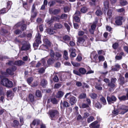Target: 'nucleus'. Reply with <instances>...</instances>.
Returning a JSON list of instances; mask_svg holds the SVG:
<instances>
[{"instance_id":"60","label":"nucleus","mask_w":128,"mask_h":128,"mask_svg":"<svg viewBox=\"0 0 128 128\" xmlns=\"http://www.w3.org/2000/svg\"><path fill=\"white\" fill-rule=\"evenodd\" d=\"M6 9L5 8H4L0 10V14H4L6 12Z\"/></svg>"},{"instance_id":"44","label":"nucleus","mask_w":128,"mask_h":128,"mask_svg":"<svg viewBox=\"0 0 128 128\" xmlns=\"http://www.w3.org/2000/svg\"><path fill=\"white\" fill-rule=\"evenodd\" d=\"M119 99L120 100H125L127 99L126 96H121L118 97Z\"/></svg>"},{"instance_id":"18","label":"nucleus","mask_w":128,"mask_h":128,"mask_svg":"<svg viewBox=\"0 0 128 128\" xmlns=\"http://www.w3.org/2000/svg\"><path fill=\"white\" fill-rule=\"evenodd\" d=\"M55 60L53 58H49L47 61L48 64V65H50L53 64L55 62Z\"/></svg>"},{"instance_id":"39","label":"nucleus","mask_w":128,"mask_h":128,"mask_svg":"<svg viewBox=\"0 0 128 128\" xmlns=\"http://www.w3.org/2000/svg\"><path fill=\"white\" fill-rule=\"evenodd\" d=\"M116 11L120 13H124L125 12V10L124 8L117 9Z\"/></svg>"},{"instance_id":"19","label":"nucleus","mask_w":128,"mask_h":128,"mask_svg":"<svg viewBox=\"0 0 128 128\" xmlns=\"http://www.w3.org/2000/svg\"><path fill=\"white\" fill-rule=\"evenodd\" d=\"M38 12H31L30 20L32 21V18L36 17V16Z\"/></svg>"},{"instance_id":"53","label":"nucleus","mask_w":128,"mask_h":128,"mask_svg":"<svg viewBox=\"0 0 128 128\" xmlns=\"http://www.w3.org/2000/svg\"><path fill=\"white\" fill-rule=\"evenodd\" d=\"M33 80V78L32 77H30L28 78L27 80L28 83L30 85L31 82Z\"/></svg>"},{"instance_id":"12","label":"nucleus","mask_w":128,"mask_h":128,"mask_svg":"<svg viewBox=\"0 0 128 128\" xmlns=\"http://www.w3.org/2000/svg\"><path fill=\"white\" fill-rule=\"evenodd\" d=\"M6 94L8 98L10 99H12L14 96V93L10 90L7 91Z\"/></svg>"},{"instance_id":"64","label":"nucleus","mask_w":128,"mask_h":128,"mask_svg":"<svg viewBox=\"0 0 128 128\" xmlns=\"http://www.w3.org/2000/svg\"><path fill=\"white\" fill-rule=\"evenodd\" d=\"M70 8L68 6H66L64 8V11L65 12H68L70 10Z\"/></svg>"},{"instance_id":"33","label":"nucleus","mask_w":128,"mask_h":128,"mask_svg":"<svg viewBox=\"0 0 128 128\" xmlns=\"http://www.w3.org/2000/svg\"><path fill=\"white\" fill-rule=\"evenodd\" d=\"M49 11L50 13L53 14H58L60 11V10L59 9H55L53 10L52 12H50V10H49Z\"/></svg>"},{"instance_id":"25","label":"nucleus","mask_w":128,"mask_h":128,"mask_svg":"<svg viewBox=\"0 0 128 128\" xmlns=\"http://www.w3.org/2000/svg\"><path fill=\"white\" fill-rule=\"evenodd\" d=\"M40 123V120H33L32 124L30 125L31 126L32 125L35 126V125H38Z\"/></svg>"},{"instance_id":"43","label":"nucleus","mask_w":128,"mask_h":128,"mask_svg":"<svg viewBox=\"0 0 128 128\" xmlns=\"http://www.w3.org/2000/svg\"><path fill=\"white\" fill-rule=\"evenodd\" d=\"M73 18L76 22H78L80 21V19L79 16H74Z\"/></svg>"},{"instance_id":"9","label":"nucleus","mask_w":128,"mask_h":128,"mask_svg":"<svg viewBox=\"0 0 128 128\" xmlns=\"http://www.w3.org/2000/svg\"><path fill=\"white\" fill-rule=\"evenodd\" d=\"M89 126L91 128H98L100 125L98 124V122L96 121L91 124Z\"/></svg>"},{"instance_id":"3","label":"nucleus","mask_w":128,"mask_h":128,"mask_svg":"<svg viewBox=\"0 0 128 128\" xmlns=\"http://www.w3.org/2000/svg\"><path fill=\"white\" fill-rule=\"evenodd\" d=\"M27 24L28 25L29 24H30V22H28V24L26 21H23L22 22H20L18 23L17 24H16L14 26V27H18L20 26L21 25H22V26L21 27V29L23 31L24 30H25L26 29V25L25 24Z\"/></svg>"},{"instance_id":"24","label":"nucleus","mask_w":128,"mask_h":128,"mask_svg":"<svg viewBox=\"0 0 128 128\" xmlns=\"http://www.w3.org/2000/svg\"><path fill=\"white\" fill-rule=\"evenodd\" d=\"M63 38L64 41V42H66V41H68L70 40V37L68 35H65L63 36Z\"/></svg>"},{"instance_id":"46","label":"nucleus","mask_w":128,"mask_h":128,"mask_svg":"<svg viewBox=\"0 0 128 128\" xmlns=\"http://www.w3.org/2000/svg\"><path fill=\"white\" fill-rule=\"evenodd\" d=\"M97 23V21H96L94 22V23L91 26V28L92 29L95 30L96 27V25Z\"/></svg>"},{"instance_id":"54","label":"nucleus","mask_w":128,"mask_h":128,"mask_svg":"<svg viewBox=\"0 0 128 128\" xmlns=\"http://www.w3.org/2000/svg\"><path fill=\"white\" fill-rule=\"evenodd\" d=\"M100 100L102 102L103 104H104L105 105L106 103V99H105V98L103 97H102L100 98Z\"/></svg>"},{"instance_id":"59","label":"nucleus","mask_w":128,"mask_h":128,"mask_svg":"<svg viewBox=\"0 0 128 128\" xmlns=\"http://www.w3.org/2000/svg\"><path fill=\"white\" fill-rule=\"evenodd\" d=\"M86 94H80L79 96V98L80 99L86 97Z\"/></svg>"},{"instance_id":"21","label":"nucleus","mask_w":128,"mask_h":128,"mask_svg":"<svg viewBox=\"0 0 128 128\" xmlns=\"http://www.w3.org/2000/svg\"><path fill=\"white\" fill-rule=\"evenodd\" d=\"M64 93L61 91H59L57 93L56 95V97L59 98L62 97L64 95Z\"/></svg>"},{"instance_id":"1","label":"nucleus","mask_w":128,"mask_h":128,"mask_svg":"<svg viewBox=\"0 0 128 128\" xmlns=\"http://www.w3.org/2000/svg\"><path fill=\"white\" fill-rule=\"evenodd\" d=\"M1 83L3 85L8 88L12 87L13 86L12 82L6 78L2 80Z\"/></svg>"},{"instance_id":"36","label":"nucleus","mask_w":128,"mask_h":128,"mask_svg":"<svg viewBox=\"0 0 128 128\" xmlns=\"http://www.w3.org/2000/svg\"><path fill=\"white\" fill-rule=\"evenodd\" d=\"M94 104L95 105V106L98 108H100L102 106L98 102H95L94 103Z\"/></svg>"},{"instance_id":"11","label":"nucleus","mask_w":128,"mask_h":128,"mask_svg":"<svg viewBox=\"0 0 128 128\" xmlns=\"http://www.w3.org/2000/svg\"><path fill=\"white\" fill-rule=\"evenodd\" d=\"M77 101V99L74 96H72L70 97V98L69 102L72 105L75 104L76 102Z\"/></svg>"},{"instance_id":"6","label":"nucleus","mask_w":128,"mask_h":128,"mask_svg":"<svg viewBox=\"0 0 128 128\" xmlns=\"http://www.w3.org/2000/svg\"><path fill=\"white\" fill-rule=\"evenodd\" d=\"M118 109L121 110H123V111L121 112L120 114H123L127 112L128 111V108L127 106L124 105H121L119 106Z\"/></svg>"},{"instance_id":"57","label":"nucleus","mask_w":128,"mask_h":128,"mask_svg":"<svg viewBox=\"0 0 128 128\" xmlns=\"http://www.w3.org/2000/svg\"><path fill=\"white\" fill-rule=\"evenodd\" d=\"M108 17L110 18L112 16V12L111 10H109L107 13Z\"/></svg>"},{"instance_id":"41","label":"nucleus","mask_w":128,"mask_h":128,"mask_svg":"<svg viewBox=\"0 0 128 128\" xmlns=\"http://www.w3.org/2000/svg\"><path fill=\"white\" fill-rule=\"evenodd\" d=\"M47 32L48 34L50 35L54 34V32L53 30L50 28H48L47 29Z\"/></svg>"},{"instance_id":"35","label":"nucleus","mask_w":128,"mask_h":128,"mask_svg":"<svg viewBox=\"0 0 128 128\" xmlns=\"http://www.w3.org/2000/svg\"><path fill=\"white\" fill-rule=\"evenodd\" d=\"M36 95L37 97L39 98L41 97L42 96L40 92L38 90H36Z\"/></svg>"},{"instance_id":"28","label":"nucleus","mask_w":128,"mask_h":128,"mask_svg":"<svg viewBox=\"0 0 128 128\" xmlns=\"http://www.w3.org/2000/svg\"><path fill=\"white\" fill-rule=\"evenodd\" d=\"M101 86V84H97L95 86V88L98 90H101L102 89Z\"/></svg>"},{"instance_id":"45","label":"nucleus","mask_w":128,"mask_h":128,"mask_svg":"<svg viewBox=\"0 0 128 128\" xmlns=\"http://www.w3.org/2000/svg\"><path fill=\"white\" fill-rule=\"evenodd\" d=\"M118 46V44L117 42H115L112 45V47L114 49H116Z\"/></svg>"},{"instance_id":"30","label":"nucleus","mask_w":128,"mask_h":128,"mask_svg":"<svg viewBox=\"0 0 128 128\" xmlns=\"http://www.w3.org/2000/svg\"><path fill=\"white\" fill-rule=\"evenodd\" d=\"M63 57L66 60H67L68 59V52H67L66 50H64V52Z\"/></svg>"},{"instance_id":"62","label":"nucleus","mask_w":128,"mask_h":128,"mask_svg":"<svg viewBox=\"0 0 128 128\" xmlns=\"http://www.w3.org/2000/svg\"><path fill=\"white\" fill-rule=\"evenodd\" d=\"M51 101L54 104H56L57 103V101L55 98H52L51 100Z\"/></svg>"},{"instance_id":"29","label":"nucleus","mask_w":128,"mask_h":128,"mask_svg":"<svg viewBox=\"0 0 128 128\" xmlns=\"http://www.w3.org/2000/svg\"><path fill=\"white\" fill-rule=\"evenodd\" d=\"M104 5L105 8L107 9L108 8L109 6V2L108 1H106L104 2Z\"/></svg>"},{"instance_id":"27","label":"nucleus","mask_w":128,"mask_h":128,"mask_svg":"<svg viewBox=\"0 0 128 128\" xmlns=\"http://www.w3.org/2000/svg\"><path fill=\"white\" fill-rule=\"evenodd\" d=\"M54 27L56 29L60 28H62V25L60 23H56L54 24Z\"/></svg>"},{"instance_id":"40","label":"nucleus","mask_w":128,"mask_h":128,"mask_svg":"<svg viewBox=\"0 0 128 128\" xmlns=\"http://www.w3.org/2000/svg\"><path fill=\"white\" fill-rule=\"evenodd\" d=\"M60 19V17H59V16H53L52 18V20L53 21H58Z\"/></svg>"},{"instance_id":"5","label":"nucleus","mask_w":128,"mask_h":128,"mask_svg":"<svg viewBox=\"0 0 128 128\" xmlns=\"http://www.w3.org/2000/svg\"><path fill=\"white\" fill-rule=\"evenodd\" d=\"M22 50H27L30 48V44L26 42H22Z\"/></svg>"},{"instance_id":"38","label":"nucleus","mask_w":128,"mask_h":128,"mask_svg":"<svg viewBox=\"0 0 128 128\" xmlns=\"http://www.w3.org/2000/svg\"><path fill=\"white\" fill-rule=\"evenodd\" d=\"M94 119V118L93 116H90L88 118L87 120V122L88 123H90L93 121Z\"/></svg>"},{"instance_id":"56","label":"nucleus","mask_w":128,"mask_h":128,"mask_svg":"<svg viewBox=\"0 0 128 128\" xmlns=\"http://www.w3.org/2000/svg\"><path fill=\"white\" fill-rule=\"evenodd\" d=\"M63 106L66 107H69L70 106V104L66 101H64L63 104Z\"/></svg>"},{"instance_id":"55","label":"nucleus","mask_w":128,"mask_h":128,"mask_svg":"<svg viewBox=\"0 0 128 128\" xmlns=\"http://www.w3.org/2000/svg\"><path fill=\"white\" fill-rule=\"evenodd\" d=\"M91 97L93 99H95L97 97V95L95 93H92L90 94Z\"/></svg>"},{"instance_id":"34","label":"nucleus","mask_w":128,"mask_h":128,"mask_svg":"<svg viewBox=\"0 0 128 128\" xmlns=\"http://www.w3.org/2000/svg\"><path fill=\"white\" fill-rule=\"evenodd\" d=\"M120 3L122 6H124L126 5L127 4V1L124 0H120Z\"/></svg>"},{"instance_id":"26","label":"nucleus","mask_w":128,"mask_h":128,"mask_svg":"<svg viewBox=\"0 0 128 128\" xmlns=\"http://www.w3.org/2000/svg\"><path fill=\"white\" fill-rule=\"evenodd\" d=\"M37 5L36 3V2H35L34 3L32 6L31 10V12H37L36 8L35 6Z\"/></svg>"},{"instance_id":"37","label":"nucleus","mask_w":128,"mask_h":128,"mask_svg":"<svg viewBox=\"0 0 128 128\" xmlns=\"http://www.w3.org/2000/svg\"><path fill=\"white\" fill-rule=\"evenodd\" d=\"M71 63L72 65L74 66L78 67L80 66V64L79 63L76 62H74L72 61L71 62Z\"/></svg>"},{"instance_id":"23","label":"nucleus","mask_w":128,"mask_h":128,"mask_svg":"<svg viewBox=\"0 0 128 128\" xmlns=\"http://www.w3.org/2000/svg\"><path fill=\"white\" fill-rule=\"evenodd\" d=\"M55 56L56 60H59L60 59V58L62 56V55L60 53L58 52H56L55 53Z\"/></svg>"},{"instance_id":"50","label":"nucleus","mask_w":128,"mask_h":128,"mask_svg":"<svg viewBox=\"0 0 128 128\" xmlns=\"http://www.w3.org/2000/svg\"><path fill=\"white\" fill-rule=\"evenodd\" d=\"M82 57L80 55H78L76 58V60L78 62H80L82 60Z\"/></svg>"},{"instance_id":"13","label":"nucleus","mask_w":128,"mask_h":128,"mask_svg":"<svg viewBox=\"0 0 128 128\" xmlns=\"http://www.w3.org/2000/svg\"><path fill=\"white\" fill-rule=\"evenodd\" d=\"M120 68V65L118 64H116L114 66L112 67V70L114 71H118Z\"/></svg>"},{"instance_id":"51","label":"nucleus","mask_w":128,"mask_h":128,"mask_svg":"<svg viewBox=\"0 0 128 128\" xmlns=\"http://www.w3.org/2000/svg\"><path fill=\"white\" fill-rule=\"evenodd\" d=\"M96 14L98 16H100L102 14V11L100 10H97L96 12Z\"/></svg>"},{"instance_id":"20","label":"nucleus","mask_w":128,"mask_h":128,"mask_svg":"<svg viewBox=\"0 0 128 128\" xmlns=\"http://www.w3.org/2000/svg\"><path fill=\"white\" fill-rule=\"evenodd\" d=\"M84 41V40L82 38L79 37L78 39L77 44L81 45L83 44Z\"/></svg>"},{"instance_id":"14","label":"nucleus","mask_w":128,"mask_h":128,"mask_svg":"<svg viewBox=\"0 0 128 128\" xmlns=\"http://www.w3.org/2000/svg\"><path fill=\"white\" fill-rule=\"evenodd\" d=\"M44 42L46 44V45H43L44 47L46 49L48 48V46H50V42L47 39H45L44 40Z\"/></svg>"},{"instance_id":"63","label":"nucleus","mask_w":128,"mask_h":128,"mask_svg":"<svg viewBox=\"0 0 128 128\" xmlns=\"http://www.w3.org/2000/svg\"><path fill=\"white\" fill-rule=\"evenodd\" d=\"M64 25L67 29L68 31L69 32L70 29V27L66 23H65Z\"/></svg>"},{"instance_id":"17","label":"nucleus","mask_w":128,"mask_h":128,"mask_svg":"<svg viewBox=\"0 0 128 128\" xmlns=\"http://www.w3.org/2000/svg\"><path fill=\"white\" fill-rule=\"evenodd\" d=\"M24 63V62L22 61L19 60L16 61L14 62V64L15 65L20 66L23 65Z\"/></svg>"},{"instance_id":"61","label":"nucleus","mask_w":128,"mask_h":128,"mask_svg":"<svg viewBox=\"0 0 128 128\" xmlns=\"http://www.w3.org/2000/svg\"><path fill=\"white\" fill-rule=\"evenodd\" d=\"M45 69L44 68H40L38 70V72L41 74L43 73L44 72Z\"/></svg>"},{"instance_id":"4","label":"nucleus","mask_w":128,"mask_h":128,"mask_svg":"<svg viewBox=\"0 0 128 128\" xmlns=\"http://www.w3.org/2000/svg\"><path fill=\"white\" fill-rule=\"evenodd\" d=\"M126 18L122 16L117 17L115 21L116 24L118 25H121L122 24V21L124 22Z\"/></svg>"},{"instance_id":"8","label":"nucleus","mask_w":128,"mask_h":128,"mask_svg":"<svg viewBox=\"0 0 128 128\" xmlns=\"http://www.w3.org/2000/svg\"><path fill=\"white\" fill-rule=\"evenodd\" d=\"M16 69V67L14 66L11 68L8 69L6 70V72L8 74L12 75L14 74V72L15 71Z\"/></svg>"},{"instance_id":"48","label":"nucleus","mask_w":128,"mask_h":128,"mask_svg":"<svg viewBox=\"0 0 128 128\" xmlns=\"http://www.w3.org/2000/svg\"><path fill=\"white\" fill-rule=\"evenodd\" d=\"M59 17L60 19H66L67 18V15L64 14H63L60 16H59Z\"/></svg>"},{"instance_id":"15","label":"nucleus","mask_w":128,"mask_h":128,"mask_svg":"<svg viewBox=\"0 0 128 128\" xmlns=\"http://www.w3.org/2000/svg\"><path fill=\"white\" fill-rule=\"evenodd\" d=\"M124 53L121 52L120 53L118 54L116 56V59L117 60H121L122 58V56H123Z\"/></svg>"},{"instance_id":"2","label":"nucleus","mask_w":128,"mask_h":128,"mask_svg":"<svg viewBox=\"0 0 128 128\" xmlns=\"http://www.w3.org/2000/svg\"><path fill=\"white\" fill-rule=\"evenodd\" d=\"M49 114L52 120L54 118H58L59 116V112L55 110H50L49 112Z\"/></svg>"},{"instance_id":"42","label":"nucleus","mask_w":128,"mask_h":128,"mask_svg":"<svg viewBox=\"0 0 128 128\" xmlns=\"http://www.w3.org/2000/svg\"><path fill=\"white\" fill-rule=\"evenodd\" d=\"M8 57L0 55V60L2 61L5 60L6 59H8Z\"/></svg>"},{"instance_id":"31","label":"nucleus","mask_w":128,"mask_h":128,"mask_svg":"<svg viewBox=\"0 0 128 128\" xmlns=\"http://www.w3.org/2000/svg\"><path fill=\"white\" fill-rule=\"evenodd\" d=\"M28 98L30 101L33 102L34 100V98L32 94H30L28 96Z\"/></svg>"},{"instance_id":"52","label":"nucleus","mask_w":128,"mask_h":128,"mask_svg":"<svg viewBox=\"0 0 128 128\" xmlns=\"http://www.w3.org/2000/svg\"><path fill=\"white\" fill-rule=\"evenodd\" d=\"M50 55L52 58H54L55 56V54L54 52L52 50H50Z\"/></svg>"},{"instance_id":"7","label":"nucleus","mask_w":128,"mask_h":128,"mask_svg":"<svg viewBox=\"0 0 128 128\" xmlns=\"http://www.w3.org/2000/svg\"><path fill=\"white\" fill-rule=\"evenodd\" d=\"M107 99L109 104H111L114 103L116 100V97L114 96H112L110 97L108 96Z\"/></svg>"},{"instance_id":"22","label":"nucleus","mask_w":128,"mask_h":128,"mask_svg":"<svg viewBox=\"0 0 128 128\" xmlns=\"http://www.w3.org/2000/svg\"><path fill=\"white\" fill-rule=\"evenodd\" d=\"M79 72L80 73H81L82 74H84L86 72V70L83 68H81L79 69Z\"/></svg>"},{"instance_id":"10","label":"nucleus","mask_w":128,"mask_h":128,"mask_svg":"<svg viewBox=\"0 0 128 128\" xmlns=\"http://www.w3.org/2000/svg\"><path fill=\"white\" fill-rule=\"evenodd\" d=\"M69 51L70 52V56L71 58L74 57L76 56V55L74 52L76 51L75 49L73 48H71L69 49Z\"/></svg>"},{"instance_id":"16","label":"nucleus","mask_w":128,"mask_h":128,"mask_svg":"<svg viewBox=\"0 0 128 128\" xmlns=\"http://www.w3.org/2000/svg\"><path fill=\"white\" fill-rule=\"evenodd\" d=\"M47 84V81L44 79L41 80L40 84L41 86L44 88H45Z\"/></svg>"},{"instance_id":"47","label":"nucleus","mask_w":128,"mask_h":128,"mask_svg":"<svg viewBox=\"0 0 128 128\" xmlns=\"http://www.w3.org/2000/svg\"><path fill=\"white\" fill-rule=\"evenodd\" d=\"M12 4V2L11 1H10L7 2V8L9 10L10 9L11 5Z\"/></svg>"},{"instance_id":"49","label":"nucleus","mask_w":128,"mask_h":128,"mask_svg":"<svg viewBox=\"0 0 128 128\" xmlns=\"http://www.w3.org/2000/svg\"><path fill=\"white\" fill-rule=\"evenodd\" d=\"M119 111L118 110H114L112 111V114L115 116H116L118 114Z\"/></svg>"},{"instance_id":"58","label":"nucleus","mask_w":128,"mask_h":128,"mask_svg":"<svg viewBox=\"0 0 128 128\" xmlns=\"http://www.w3.org/2000/svg\"><path fill=\"white\" fill-rule=\"evenodd\" d=\"M108 86L111 87L112 88H113L115 87V85L114 83L110 82L108 84Z\"/></svg>"},{"instance_id":"32","label":"nucleus","mask_w":128,"mask_h":128,"mask_svg":"<svg viewBox=\"0 0 128 128\" xmlns=\"http://www.w3.org/2000/svg\"><path fill=\"white\" fill-rule=\"evenodd\" d=\"M88 8L86 7H83L80 9L81 12L84 13L86 12Z\"/></svg>"}]
</instances>
